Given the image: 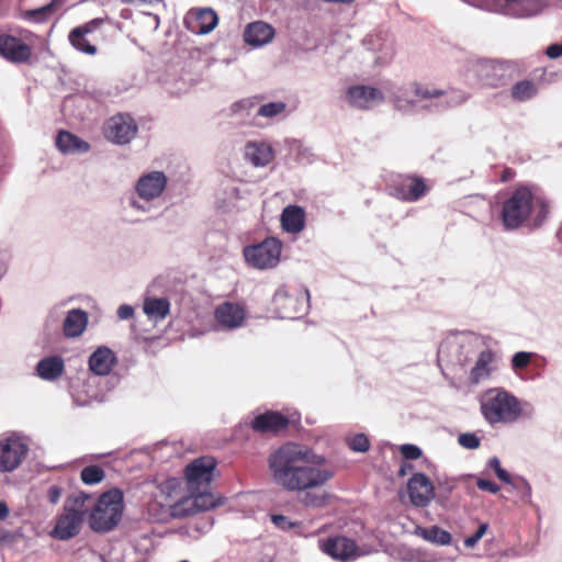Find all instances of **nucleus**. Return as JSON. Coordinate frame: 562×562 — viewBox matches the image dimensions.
Returning a JSON list of instances; mask_svg holds the SVG:
<instances>
[{
    "mask_svg": "<svg viewBox=\"0 0 562 562\" xmlns=\"http://www.w3.org/2000/svg\"><path fill=\"white\" fill-rule=\"evenodd\" d=\"M271 482L279 488L297 494L305 508L321 509L330 502L324 488L334 477L323 456L312 448L289 441L272 450L267 459Z\"/></svg>",
    "mask_w": 562,
    "mask_h": 562,
    "instance_id": "nucleus-1",
    "label": "nucleus"
},
{
    "mask_svg": "<svg viewBox=\"0 0 562 562\" xmlns=\"http://www.w3.org/2000/svg\"><path fill=\"white\" fill-rule=\"evenodd\" d=\"M537 212L536 223L540 225L549 213V204L543 196L527 187L517 188L503 203L501 218L505 229L521 226Z\"/></svg>",
    "mask_w": 562,
    "mask_h": 562,
    "instance_id": "nucleus-2",
    "label": "nucleus"
},
{
    "mask_svg": "<svg viewBox=\"0 0 562 562\" xmlns=\"http://www.w3.org/2000/svg\"><path fill=\"white\" fill-rule=\"evenodd\" d=\"M480 409L491 426L515 423L522 414L520 401L501 387L490 389L481 395Z\"/></svg>",
    "mask_w": 562,
    "mask_h": 562,
    "instance_id": "nucleus-3",
    "label": "nucleus"
},
{
    "mask_svg": "<svg viewBox=\"0 0 562 562\" xmlns=\"http://www.w3.org/2000/svg\"><path fill=\"white\" fill-rule=\"evenodd\" d=\"M213 504L212 497L206 494L195 497L183 496L175 504H169L150 493V499L147 503V514L153 521L166 522L170 518H184L200 512L210 510Z\"/></svg>",
    "mask_w": 562,
    "mask_h": 562,
    "instance_id": "nucleus-4",
    "label": "nucleus"
},
{
    "mask_svg": "<svg viewBox=\"0 0 562 562\" xmlns=\"http://www.w3.org/2000/svg\"><path fill=\"white\" fill-rule=\"evenodd\" d=\"M413 94L415 98V106L424 103L427 110H445L457 106L469 100L470 94L456 89L442 90L429 83L418 81L413 82Z\"/></svg>",
    "mask_w": 562,
    "mask_h": 562,
    "instance_id": "nucleus-5",
    "label": "nucleus"
},
{
    "mask_svg": "<svg viewBox=\"0 0 562 562\" xmlns=\"http://www.w3.org/2000/svg\"><path fill=\"white\" fill-rule=\"evenodd\" d=\"M168 178L162 171L153 170L142 175L134 186L135 196H131L130 206L140 213L153 210V203L166 190Z\"/></svg>",
    "mask_w": 562,
    "mask_h": 562,
    "instance_id": "nucleus-6",
    "label": "nucleus"
},
{
    "mask_svg": "<svg viewBox=\"0 0 562 562\" xmlns=\"http://www.w3.org/2000/svg\"><path fill=\"white\" fill-rule=\"evenodd\" d=\"M123 513V494L119 490L100 496L90 515V527L94 531H109L120 521Z\"/></svg>",
    "mask_w": 562,
    "mask_h": 562,
    "instance_id": "nucleus-7",
    "label": "nucleus"
},
{
    "mask_svg": "<svg viewBox=\"0 0 562 562\" xmlns=\"http://www.w3.org/2000/svg\"><path fill=\"white\" fill-rule=\"evenodd\" d=\"M464 2L516 19H527L541 13L547 7L546 0H463Z\"/></svg>",
    "mask_w": 562,
    "mask_h": 562,
    "instance_id": "nucleus-8",
    "label": "nucleus"
},
{
    "mask_svg": "<svg viewBox=\"0 0 562 562\" xmlns=\"http://www.w3.org/2000/svg\"><path fill=\"white\" fill-rule=\"evenodd\" d=\"M215 467L216 461L214 458L201 457L189 463L184 471L189 490L188 496L195 497L206 494L213 499L212 508L221 504L220 498L209 491Z\"/></svg>",
    "mask_w": 562,
    "mask_h": 562,
    "instance_id": "nucleus-9",
    "label": "nucleus"
},
{
    "mask_svg": "<svg viewBox=\"0 0 562 562\" xmlns=\"http://www.w3.org/2000/svg\"><path fill=\"white\" fill-rule=\"evenodd\" d=\"M30 452V439L16 431L0 436V473H12L25 461Z\"/></svg>",
    "mask_w": 562,
    "mask_h": 562,
    "instance_id": "nucleus-10",
    "label": "nucleus"
},
{
    "mask_svg": "<svg viewBox=\"0 0 562 562\" xmlns=\"http://www.w3.org/2000/svg\"><path fill=\"white\" fill-rule=\"evenodd\" d=\"M282 244L274 237H268L257 245L247 246L244 249L246 262L259 270L274 268L281 256Z\"/></svg>",
    "mask_w": 562,
    "mask_h": 562,
    "instance_id": "nucleus-11",
    "label": "nucleus"
},
{
    "mask_svg": "<svg viewBox=\"0 0 562 562\" xmlns=\"http://www.w3.org/2000/svg\"><path fill=\"white\" fill-rule=\"evenodd\" d=\"M138 133V125L133 116L117 113L108 119L103 126L105 139L115 145L130 144Z\"/></svg>",
    "mask_w": 562,
    "mask_h": 562,
    "instance_id": "nucleus-12",
    "label": "nucleus"
},
{
    "mask_svg": "<svg viewBox=\"0 0 562 562\" xmlns=\"http://www.w3.org/2000/svg\"><path fill=\"white\" fill-rule=\"evenodd\" d=\"M310 293L307 290L290 294L284 288L277 290L273 296V304L280 318H297L308 307Z\"/></svg>",
    "mask_w": 562,
    "mask_h": 562,
    "instance_id": "nucleus-13",
    "label": "nucleus"
},
{
    "mask_svg": "<svg viewBox=\"0 0 562 562\" xmlns=\"http://www.w3.org/2000/svg\"><path fill=\"white\" fill-rule=\"evenodd\" d=\"M32 37L33 34L29 31L21 33V37L0 35V55L13 64L27 63L32 57V47L27 42Z\"/></svg>",
    "mask_w": 562,
    "mask_h": 562,
    "instance_id": "nucleus-14",
    "label": "nucleus"
},
{
    "mask_svg": "<svg viewBox=\"0 0 562 562\" xmlns=\"http://www.w3.org/2000/svg\"><path fill=\"white\" fill-rule=\"evenodd\" d=\"M344 100L346 103L357 110L368 111L385 100L383 91L378 88L366 85H353L345 90Z\"/></svg>",
    "mask_w": 562,
    "mask_h": 562,
    "instance_id": "nucleus-15",
    "label": "nucleus"
},
{
    "mask_svg": "<svg viewBox=\"0 0 562 562\" xmlns=\"http://www.w3.org/2000/svg\"><path fill=\"white\" fill-rule=\"evenodd\" d=\"M318 547L322 552L340 562H349L363 554L357 543L345 536L321 539Z\"/></svg>",
    "mask_w": 562,
    "mask_h": 562,
    "instance_id": "nucleus-16",
    "label": "nucleus"
},
{
    "mask_svg": "<svg viewBox=\"0 0 562 562\" xmlns=\"http://www.w3.org/2000/svg\"><path fill=\"white\" fill-rule=\"evenodd\" d=\"M470 70L482 85L495 88L504 83L507 63L490 59H479L471 64Z\"/></svg>",
    "mask_w": 562,
    "mask_h": 562,
    "instance_id": "nucleus-17",
    "label": "nucleus"
},
{
    "mask_svg": "<svg viewBox=\"0 0 562 562\" xmlns=\"http://www.w3.org/2000/svg\"><path fill=\"white\" fill-rule=\"evenodd\" d=\"M85 510L65 504L64 513L57 518L52 536L58 540H68L77 536L83 521Z\"/></svg>",
    "mask_w": 562,
    "mask_h": 562,
    "instance_id": "nucleus-18",
    "label": "nucleus"
},
{
    "mask_svg": "<svg viewBox=\"0 0 562 562\" xmlns=\"http://www.w3.org/2000/svg\"><path fill=\"white\" fill-rule=\"evenodd\" d=\"M216 326L224 330H234L240 328L246 319L245 307L235 302H224L216 306L214 311Z\"/></svg>",
    "mask_w": 562,
    "mask_h": 562,
    "instance_id": "nucleus-19",
    "label": "nucleus"
},
{
    "mask_svg": "<svg viewBox=\"0 0 562 562\" xmlns=\"http://www.w3.org/2000/svg\"><path fill=\"white\" fill-rule=\"evenodd\" d=\"M409 501L414 506L426 507L435 497L432 482L423 473H415L407 483Z\"/></svg>",
    "mask_w": 562,
    "mask_h": 562,
    "instance_id": "nucleus-20",
    "label": "nucleus"
},
{
    "mask_svg": "<svg viewBox=\"0 0 562 562\" xmlns=\"http://www.w3.org/2000/svg\"><path fill=\"white\" fill-rule=\"evenodd\" d=\"M364 44L376 53L375 63L378 65H386L395 56V42L389 34H371L364 40Z\"/></svg>",
    "mask_w": 562,
    "mask_h": 562,
    "instance_id": "nucleus-21",
    "label": "nucleus"
},
{
    "mask_svg": "<svg viewBox=\"0 0 562 562\" xmlns=\"http://www.w3.org/2000/svg\"><path fill=\"white\" fill-rule=\"evenodd\" d=\"M391 194L403 201H416L427 191L422 179L402 177L391 188Z\"/></svg>",
    "mask_w": 562,
    "mask_h": 562,
    "instance_id": "nucleus-22",
    "label": "nucleus"
},
{
    "mask_svg": "<svg viewBox=\"0 0 562 562\" xmlns=\"http://www.w3.org/2000/svg\"><path fill=\"white\" fill-rule=\"evenodd\" d=\"M116 356L112 349L106 346L98 347L89 357V369L95 375H108L116 364Z\"/></svg>",
    "mask_w": 562,
    "mask_h": 562,
    "instance_id": "nucleus-23",
    "label": "nucleus"
},
{
    "mask_svg": "<svg viewBox=\"0 0 562 562\" xmlns=\"http://www.w3.org/2000/svg\"><path fill=\"white\" fill-rule=\"evenodd\" d=\"M274 37V29L262 21L249 23L244 32V38L252 47H261L269 44Z\"/></svg>",
    "mask_w": 562,
    "mask_h": 562,
    "instance_id": "nucleus-24",
    "label": "nucleus"
},
{
    "mask_svg": "<svg viewBox=\"0 0 562 562\" xmlns=\"http://www.w3.org/2000/svg\"><path fill=\"white\" fill-rule=\"evenodd\" d=\"M99 23V20H92L85 25L71 30L68 38L74 48L88 55H94L97 47L87 40V35L92 33Z\"/></svg>",
    "mask_w": 562,
    "mask_h": 562,
    "instance_id": "nucleus-25",
    "label": "nucleus"
},
{
    "mask_svg": "<svg viewBox=\"0 0 562 562\" xmlns=\"http://www.w3.org/2000/svg\"><path fill=\"white\" fill-rule=\"evenodd\" d=\"M244 156L255 167H266L274 158L272 147L265 142H250L244 148Z\"/></svg>",
    "mask_w": 562,
    "mask_h": 562,
    "instance_id": "nucleus-26",
    "label": "nucleus"
},
{
    "mask_svg": "<svg viewBox=\"0 0 562 562\" xmlns=\"http://www.w3.org/2000/svg\"><path fill=\"white\" fill-rule=\"evenodd\" d=\"M65 371V362L59 356H49L41 359L36 367V375L44 381H56Z\"/></svg>",
    "mask_w": 562,
    "mask_h": 562,
    "instance_id": "nucleus-27",
    "label": "nucleus"
},
{
    "mask_svg": "<svg viewBox=\"0 0 562 562\" xmlns=\"http://www.w3.org/2000/svg\"><path fill=\"white\" fill-rule=\"evenodd\" d=\"M281 226L290 234H299L305 227V211L299 205H288L281 213Z\"/></svg>",
    "mask_w": 562,
    "mask_h": 562,
    "instance_id": "nucleus-28",
    "label": "nucleus"
},
{
    "mask_svg": "<svg viewBox=\"0 0 562 562\" xmlns=\"http://www.w3.org/2000/svg\"><path fill=\"white\" fill-rule=\"evenodd\" d=\"M216 13L209 8L201 9L188 20V27L195 34H207L217 25Z\"/></svg>",
    "mask_w": 562,
    "mask_h": 562,
    "instance_id": "nucleus-29",
    "label": "nucleus"
},
{
    "mask_svg": "<svg viewBox=\"0 0 562 562\" xmlns=\"http://www.w3.org/2000/svg\"><path fill=\"white\" fill-rule=\"evenodd\" d=\"M88 325V314L78 308L68 312L63 330L64 335L68 338H76L82 335Z\"/></svg>",
    "mask_w": 562,
    "mask_h": 562,
    "instance_id": "nucleus-30",
    "label": "nucleus"
},
{
    "mask_svg": "<svg viewBox=\"0 0 562 562\" xmlns=\"http://www.w3.org/2000/svg\"><path fill=\"white\" fill-rule=\"evenodd\" d=\"M494 371V355L491 350H483L470 373V381L479 384L490 378Z\"/></svg>",
    "mask_w": 562,
    "mask_h": 562,
    "instance_id": "nucleus-31",
    "label": "nucleus"
},
{
    "mask_svg": "<svg viewBox=\"0 0 562 562\" xmlns=\"http://www.w3.org/2000/svg\"><path fill=\"white\" fill-rule=\"evenodd\" d=\"M412 89L413 82L402 87L391 86L387 89L389 99L397 110L408 111L415 106V98Z\"/></svg>",
    "mask_w": 562,
    "mask_h": 562,
    "instance_id": "nucleus-32",
    "label": "nucleus"
},
{
    "mask_svg": "<svg viewBox=\"0 0 562 562\" xmlns=\"http://www.w3.org/2000/svg\"><path fill=\"white\" fill-rule=\"evenodd\" d=\"M288 426V419L276 412H268L258 415L252 422V428L255 430L267 432V431H279Z\"/></svg>",
    "mask_w": 562,
    "mask_h": 562,
    "instance_id": "nucleus-33",
    "label": "nucleus"
},
{
    "mask_svg": "<svg viewBox=\"0 0 562 562\" xmlns=\"http://www.w3.org/2000/svg\"><path fill=\"white\" fill-rule=\"evenodd\" d=\"M56 146L63 154H79L89 150L87 142L80 139L69 132H59L56 138Z\"/></svg>",
    "mask_w": 562,
    "mask_h": 562,
    "instance_id": "nucleus-34",
    "label": "nucleus"
},
{
    "mask_svg": "<svg viewBox=\"0 0 562 562\" xmlns=\"http://www.w3.org/2000/svg\"><path fill=\"white\" fill-rule=\"evenodd\" d=\"M181 482L176 477H170L154 487L151 492L155 497L162 499L166 503L175 504L180 496Z\"/></svg>",
    "mask_w": 562,
    "mask_h": 562,
    "instance_id": "nucleus-35",
    "label": "nucleus"
},
{
    "mask_svg": "<svg viewBox=\"0 0 562 562\" xmlns=\"http://www.w3.org/2000/svg\"><path fill=\"white\" fill-rule=\"evenodd\" d=\"M144 313L156 322L162 321L169 313L170 303L165 297H147L144 301Z\"/></svg>",
    "mask_w": 562,
    "mask_h": 562,
    "instance_id": "nucleus-36",
    "label": "nucleus"
},
{
    "mask_svg": "<svg viewBox=\"0 0 562 562\" xmlns=\"http://www.w3.org/2000/svg\"><path fill=\"white\" fill-rule=\"evenodd\" d=\"M538 93V87L533 81L521 80L516 82L510 90L513 100L517 102H526Z\"/></svg>",
    "mask_w": 562,
    "mask_h": 562,
    "instance_id": "nucleus-37",
    "label": "nucleus"
},
{
    "mask_svg": "<svg viewBox=\"0 0 562 562\" xmlns=\"http://www.w3.org/2000/svg\"><path fill=\"white\" fill-rule=\"evenodd\" d=\"M417 533L425 540L436 544L445 546L451 542V535L439 528L438 526H431L429 528H419Z\"/></svg>",
    "mask_w": 562,
    "mask_h": 562,
    "instance_id": "nucleus-38",
    "label": "nucleus"
},
{
    "mask_svg": "<svg viewBox=\"0 0 562 562\" xmlns=\"http://www.w3.org/2000/svg\"><path fill=\"white\" fill-rule=\"evenodd\" d=\"M269 518H270V521L272 522V525L277 529L282 530V531L296 530L302 527L301 521L293 520L290 517L282 515V514L272 513L269 515Z\"/></svg>",
    "mask_w": 562,
    "mask_h": 562,
    "instance_id": "nucleus-39",
    "label": "nucleus"
},
{
    "mask_svg": "<svg viewBox=\"0 0 562 562\" xmlns=\"http://www.w3.org/2000/svg\"><path fill=\"white\" fill-rule=\"evenodd\" d=\"M508 484L518 493L520 501L526 504H531L532 488L524 476L512 477V483Z\"/></svg>",
    "mask_w": 562,
    "mask_h": 562,
    "instance_id": "nucleus-40",
    "label": "nucleus"
},
{
    "mask_svg": "<svg viewBox=\"0 0 562 562\" xmlns=\"http://www.w3.org/2000/svg\"><path fill=\"white\" fill-rule=\"evenodd\" d=\"M285 109L286 104L282 101L269 102L260 105L256 115L265 119H273L281 115Z\"/></svg>",
    "mask_w": 562,
    "mask_h": 562,
    "instance_id": "nucleus-41",
    "label": "nucleus"
},
{
    "mask_svg": "<svg viewBox=\"0 0 562 562\" xmlns=\"http://www.w3.org/2000/svg\"><path fill=\"white\" fill-rule=\"evenodd\" d=\"M104 471L98 465H89L82 469L80 477L87 485H94L104 479Z\"/></svg>",
    "mask_w": 562,
    "mask_h": 562,
    "instance_id": "nucleus-42",
    "label": "nucleus"
},
{
    "mask_svg": "<svg viewBox=\"0 0 562 562\" xmlns=\"http://www.w3.org/2000/svg\"><path fill=\"white\" fill-rule=\"evenodd\" d=\"M53 5H54V2H50L49 4H46L38 9L27 11L25 13V18L27 20H32L35 22H43L47 19L48 14L52 12Z\"/></svg>",
    "mask_w": 562,
    "mask_h": 562,
    "instance_id": "nucleus-43",
    "label": "nucleus"
},
{
    "mask_svg": "<svg viewBox=\"0 0 562 562\" xmlns=\"http://www.w3.org/2000/svg\"><path fill=\"white\" fill-rule=\"evenodd\" d=\"M458 443L465 449L474 450L480 447L481 439L473 432H464L459 435Z\"/></svg>",
    "mask_w": 562,
    "mask_h": 562,
    "instance_id": "nucleus-44",
    "label": "nucleus"
},
{
    "mask_svg": "<svg viewBox=\"0 0 562 562\" xmlns=\"http://www.w3.org/2000/svg\"><path fill=\"white\" fill-rule=\"evenodd\" d=\"M348 442L349 447L357 452H366L370 448L369 439L363 434L355 435Z\"/></svg>",
    "mask_w": 562,
    "mask_h": 562,
    "instance_id": "nucleus-45",
    "label": "nucleus"
},
{
    "mask_svg": "<svg viewBox=\"0 0 562 562\" xmlns=\"http://www.w3.org/2000/svg\"><path fill=\"white\" fill-rule=\"evenodd\" d=\"M532 356H533L532 352H527V351L516 352L512 358L513 370H520V369L526 368L530 363Z\"/></svg>",
    "mask_w": 562,
    "mask_h": 562,
    "instance_id": "nucleus-46",
    "label": "nucleus"
},
{
    "mask_svg": "<svg viewBox=\"0 0 562 562\" xmlns=\"http://www.w3.org/2000/svg\"><path fill=\"white\" fill-rule=\"evenodd\" d=\"M488 467L494 470L496 476L504 483H512L510 474L502 468L501 461L497 457H493L488 460Z\"/></svg>",
    "mask_w": 562,
    "mask_h": 562,
    "instance_id": "nucleus-47",
    "label": "nucleus"
},
{
    "mask_svg": "<svg viewBox=\"0 0 562 562\" xmlns=\"http://www.w3.org/2000/svg\"><path fill=\"white\" fill-rule=\"evenodd\" d=\"M487 529L488 524H481L474 535L464 539V546L467 548H474L477 544V542L482 539V537L486 533Z\"/></svg>",
    "mask_w": 562,
    "mask_h": 562,
    "instance_id": "nucleus-48",
    "label": "nucleus"
},
{
    "mask_svg": "<svg viewBox=\"0 0 562 562\" xmlns=\"http://www.w3.org/2000/svg\"><path fill=\"white\" fill-rule=\"evenodd\" d=\"M400 451L407 460H416L422 456V449L415 445L405 443L400 447Z\"/></svg>",
    "mask_w": 562,
    "mask_h": 562,
    "instance_id": "nucleus-49",
    "label": "nucleus"
},
{
    "mask_svg": "<svg viewBox=\"0 0 562 562\" xmlns=\"http://www.w3.org/2000/svg\"><path fill=\"white\" fill-rule=\"evenodd\" d=\"M476 486L481 490V491H487L492 494H496L498 493L499 491V486L491 481H487V480H484V479H479L476 481Z\"/></svg>",
    "mask_w": 562,
    "mask_h": 562,
    "instance_id": "nucleus-50",
    "label": "nucleus"
},
{
    "mask_svg": "<svg viewBox=\"0 0 562 562\" xmlns=\"http://www.w3.org/2000/svg\"><path fill=\"white\" fill-rule=\"evenodd\" d=\"M546 55L550 59H558L562 56V42L561 43H553L549 45L546 49Z\"/></svg>",
    "mask_w": 562,
    "mask_h": 562,
    "instance_id": "nucleus-51",
    "label": "nucleus"
},
{
    "mask_svg": "<svg viewBox=\"0 0 562 562\" xmlns=\"http://www.w3.org/2000/svg\"><path fill=\"white\" fill-rule=\"evenodd\" d=\"M61 494H63L61 487H59L57 485L49 486V488L47 491V497H48L49 503H52V504L58 503L61 497Z\"/></svg>",
    "mask_w": 562,
    "mask_h": 562,
    "instance_id": "nucleus-52",
    "label": "nucleus"
},
{
    "mask_svg": "<svg viewBox=\"0 0 562 562\" xmlns=\"http://www.w3.org/2000/svg\"><path fill=\"white\" fill-rule=\"evenodd\" d=\"M134 316V308L131 305L123 304L117 308V317L122 321L130 319Z\"/></svg>",
    "mask_w": 562,
    "mask_h": 562,
    "instance_id": "nucleus-53",
    "label": "nucleus"
},
{
    "mask_svg": "<svg viewBox=\"0 0 562 562\" xmlns=\"http://www.w3.org/2000/svg\"><path fill=\"white\" fill-rule=\"evenodd\" d=\"M10 509L8 505L0 501V520H4L9 516Z\"/></svg>",
    "mask_w": 562,
    "mask_h": 562,
    "instance_id": "nucleus-54",
    "label": "nucleus"
},
{
    "mask_svg": "<svg viewBox=\"0 0 562 562\" xmlns=\"http://www.w3.org/2000/svg\"><path fill=\"white\" fill-rule=\"evenodd\" d=\"M8 268L4 263H0V280L5 276Z\"/></svg>",
    "mask_w": 562,
    "mask_h": 562,
    "instance_id": "nucleus-55",
    "label": "nucleus"
},
{
    "mask_svg": "<svg viewBox=\"0 0 562 562\" xmlns=\"http://www.w3.org/2000/svg\"><path fill=\"white\" fill-rule=\"evenodd\" d=\"M75 402L78 404V405H86L88 404L87 402L85 401H79L77 397H75Z\"/></svg>",
    "mask_w": 562,
    "mask_h": 562,
    "instance_id": "nucleus-56",
    "label": "nucleus"
},
{
    "mask_svg": "<svg viewBox=\"0 0 562 562\" xmlns=\"http://www.w3.org/2000/svg\"><path fill=\"white\" fill-rule=\"evenodd\" d=\"M401 475H404L405 474V469L404 467H402L401 471H400Z\"/></svg>",
    "mask_w": 562,
    "mask_h": 562,
    "instance_id": "nucleus-57",
    "label": "nucleus"
},
{
    "mask_svg": "<svg viewBox=\"0 0 562 562\" xmlns=\"http://www.w3.org/2000/svg\"><path fill=\"white\" fill-rule=\"evenodd\" d=\"M560 240L562 241V231L558 234Z\"/></svg>",
    "mask_w": 562,
    "mask_h": 562,
    "instance_id": "nucleus-58",
    "label": "nucleus"
}]
</instances>
